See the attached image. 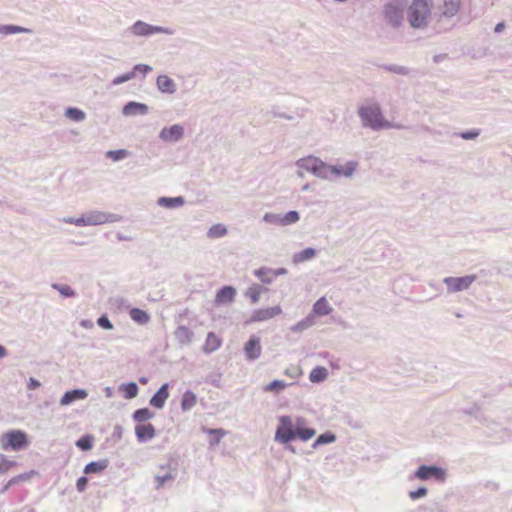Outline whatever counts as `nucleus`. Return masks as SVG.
Returning a JSON list of instances; mask_svg holds the SVG:
<instances>
[{"mask_svg": "<svg viewBox=\"0 0 512 512\" xmlns=\"http://www.w3.org/2000/svg\"><path fill=\"white\" fill-rule=\"evenodd\" d=\"M315 434L316 430L314 428L302 427L301 429H294L291 417L283 415L279 417V425L275 432V440L281 444H289L297 438L302 441H308Z\"/></svg>", "mask_w": 512, "mask_h": 512, "instance_id": "nucleus-1", "label": "nucleus"}, {"mask_svg": "<svg viewBox=\"0 0 512 512\" xmlns=\"http://www.w3.org/2000/svg\"><path fill=\"white\" fill-rule=\"evenodd\" d=\"M358 115L361 119L362 126L378 131L381 129L397 128L401 129V125H395L384 119L382 110L378 104L361 106L358 109Z\"/></svg>", "mask_w": 512, "mask_h": 512, "instance_id": "nucleus-2", "label": "nucleus"}, {"mask_svg": "<svg viewBox=\"0 0 512 512\" xmlns=\"http://www.w3.org/2000/svg\"><path fill=\"white\" fill-rule=\"evenodd\" d=\"M431 17L429 0H413L407 10V19L414 29H424Z\"/></svg>", "mask_w": 512, "mask_h": 512, "instance_id": "nucleus-3", "label": "nucleus"}, {"mask_svg": "<svg viewBox=\"0 0 512 512\" xmlns=\"http://www.w3.org/2000/svg\"><path fill=\"white\" fill-rule=\"evenodd\" d=\"M406 3L404 0H391L383 6L385 22L392 28L398 29L404 21Z\"/></svg>", "mask_w": 512, "mask_h": 512, "instance_id": "nucleus-4", "label": "nucleus"}, {"mask_svg": "<svg viewBox=\"0 0 512 512\" xmlns=\"http://www.w3.org/2000/svg\"><path fill=\"white\" fill-rule=\"evenodd\" d=\"M178 475V462L174 459L159 466L158 472L154 476L155 489L160 490L165 486H171Z\"/></svg>", "mask_w": 512, "mask_h": 512, "instance_id": "nucleus-5", "label": "nucleus"}, {"mask_svg": "<svg viewBox=\"0 0 512 512\" xmlns=\"http://www.w3.org/2000/svg\"><path fill=\"white\" fill-rule=\"evenodd\" d=\"M29 445L27 434L22 430H10L1 437V448L5 451H20Z\"/></svg>", "mask_w": 512, "mask_h": 512, "instance_id": "nucleus-6", "label": "nucleus"}, {"mask_svg": "<svg viewBox=\"0 0 512 512\" xmlns=\"http://www.w3.org/2000/svg\"><path fill=\"white\" fill-rule=\"evenodd\" d=\"M413 477L420 481H435L442 484L447 479V471L437 465L423 464L415 470Z\"/></svg>", "mask_w": 512, "mask_h": 512, "instance_id": "nucleus-7", "label": "nucleus"}, {"mask_svg": "<svg viewBox=\"0 0 512 512\" xmlns=\"http://www.w3.org/2000/svg\"><path fill=\"white\" fill-rule=\"evenodd\" d=\"M131 32L135 36H151L153 34H166V35H173L175 33V30L169 27H162V26H154L151 24H148L146 22H143L141 20L136 21L131 27Z\"/></svg>", "mask_w": 512, "mask_h": 512, "instance_id": "nucleus-8", "label": "nucleus"}, {"mask_svg": "<svg viewBox=\"0 0 512 512\" xmlns=\"http://www.w3.org/2000/svg\"><path fill=\"white\" fill-rule=\"evenodd\" d=\"M476 279L477 276L475 274L461 277L449 276L443 279V283L446 285L448 293H457L467 290Z\"/></svg>", "mask_w": 512, "mask_h": 512, "instance_id": "nucleus-9", "label": "nucleus"}, {"mask_svg": "<svg viewBox=\"0 0 512 512\" xmlns=\"http://www.w3.org/2000/svg\"><path fill=\"white\" fill-rule=\"evenodd\" d=\"M85 226H96L105 223H113L119 221L120 217L114 213L103 212L99 210H90L85 213Z\"/></svg>", "mask_w": 512, "mask_h": 512, "instance_id": "nucleus-10", "label": "nucleus"}, {"mask_svg": "<svg viewBox=\"0 0 512 512\" xmlns=\"http://www.w3.org/2000/svg\"><path fill=\"white\" fill-rule=\"evenodd\" d=\"M184 127L180 124H174L170 127H164L159 132V139L168 143H177L184 137Z\"/></svg>", "mask_w": 512, "mask_h": 512, "instance_id": "nucleus-11", "label": "nucleus"}, {"mask_svg": "<svg viewBox=\"0 0 512 512\" xmlns=\"http://www.w3.org/2000/svg\"><path fill=\"white\" fill-rule=\"evenodd\" d=\"M282 309L279 305L269 308H261L253 311L250 319L247 321V323L252 322H262L269 320L279 314H281Z\"/></svg>", "mask_w": 512, "mask_h": 512, "instance_id": "nucleus-12", "label": "nucleus"}, {"mask_svg": "<svg viewBox=\"0 0 512 512\" xmlns=\"http://www.w3.org/2000/svg\"><path fill=\"white\" fill-rule=\"evenodd\" d=\"M244 353L249 361L257 360L261 356L262 347L260 338L252 335L244 345Z\"/></svg>", "mask_w": 512, "mask_h": 512, "instance_id": "nucleus-13", "label": "nucleus"}, {"mask_svg": "<svg viewBox=\"0 0 512 512\" xmlns=\"http://www.w3.org/2000/svg\"><path fill=\"white\" fill-rule=\"evenodd\" d=\"M359 167L355 160L348 161L345 165H332L333 178H351Z\"/></svg>", "mask_w": 512, "mask_h": 512, "instance_id": "nucleus-14", "label": "nucleus"}, {"mask_svg": "<svg viewBox=\"0 0 512 512\" xmlns=\"http://www.w3.org/2000/svg\"><path fill=\"white\" fill-rule=\"evenodd\" d=\"M149 113L148 105L136 101L127 102L122 108V114L126 117L137 115H147Z\"/></svg>", "mask_w": 512, "mask_h": 512, "instance_id": "nucleus-15", "label": "nucleus"}, {"mask_svg": "<svg viewBox=\"0 0 512 512\" xmlns=\"http://www.w3.org/2000/svg\"><path fill=\"white\" fill-rule=\"evenodd\" d=\"M319 165H322V160L315 156L303 157L296 161V166L299 169H303L313 175L318 171Z\"/></svg>", "mask_w": 512, "mask_h": 512, "instance_id": "nucleus-16", "label": "nucleus"}, {"mask_svg": "<svg viewBox=\"0 0 512 512\" xmlns=\"http://www.w3.org/2000/svg\"><path fill=\"white\" fill-rule=\"evenodd\" d=\"M169 385L164 383L158 391L151 397L149 403L151 406L161 409L164 407L166 400L169 397Z\"/></svg>", "mask_w": 512, "mask_h": 512, "instance_id": "nucleus-17", "label": "nucleus"}, {"mask_svg": "<svg viewBox=\"0 0 512 512\" xmlns=\"http://www.w3.org/2000/svg\"><path fill=\"white\" fill-rule=\"evenodd\" d=\"M135 434L139 442H147L155 437L156 431L152 424H139L135 427Z\"/></svg>", "mask_w": 512, "mask_h": 512, "instance_id": "nucleus-18", "label": "nucleus"}, {"mask_svg": "<svg viewBox=\"0 0 512 512\" xmlns=\"http://www.w3.org/2000/svg\"><path fill=\"white\" fill-rule=\"evenodd\" d=\"M236 296V289L232 286H223L220 288L215 297V303L217 305L228 304L234 301Z\"/></svg>", "mask_w": 512, "mask_h": 512, "instance_id": "nucleus-19", "label": "nucleus"}, {"mask_svg": "<svg viewBox=\"0 0 512 512\" xmlns=\"http://www.w3.org/2000/svg\"><path fill=\"white\" fill-rule=\"evenodd\" d=\"M156 85L161 93L174 94L176 92L174 80L167 75H159L156 79Z\"/></svg>", "mask_w": 512, "mask_h": 512, "instance_id": "nucleus-20", "label": "nucleus"}, {"mask_svg": "<svg viewBox=\"0 0 512 512\" xmlns=\"http://www.w3.org/2000/svg\"><path fill=\"white\" fill-rule=\"evenodd\" d=\"M88 396L86 390L84 389H73L64 393L62 398L60 399V405L66 406L70 405L74 401L83 400Z\"/></svg>", "mask_w": 512, "mask_h": 512, "instance_id": "nucleus-21", "label": "nucleus"}, {"mask_svg": "<svg viewBox=\"0 0 512 512\" xmlns=\"http://www.w3.org/2000/svg\"><path fill=\"white\" fill-rule=\"evenodd\" d=\"M174 336L180 345H189L193 341L194 333L185 325H180L174 331Z\"/></svg>", "mask_w": 512, "mask_h": 512, "instance_id": "nucleus-22", "label": "nucleus"}, {"mask_svg": "<svg viewBox=\"0 0 512 512\" xmlns=\"http://www.w3.org/2000/svg\"><path fill=\"white\" fill-rule=\"evenodd\" d=\"M157 204L163 208L175 209L183 206L185 204V199L183 196L160 197L157 200Z\"/></svg>", "mask_w": 512, "mask_h": 512, "instance_id": "nucleus-23", "label": "nucleus"}, {"mask_svg": "<svg viewBox=\"0 0 512 512\" xmlns=\"http://www.w3.org/2000/svg\"><path fill=\"white\" fill-rule=\"evenodd\" d=\"M459 7V0H444L443 5L440 8L441 16L451 18L458 13Z\"/></svg>", "mask_w": 512, "mask_h": 512, "instance_id": "nucleus-24", "label": "nucleus"}, {"mask_svg": "<svg viewBox=\"0 0 512 512\" xmlns=\"http://www.w3.org/2000/svg\"><path fill=\"white\" fill-rule=\"evenodd\" d=\"M109 466L108 459H100L98 461H92L84 467L83 472L87 475L90 474H99L104 471Z\"/></svg>", "mask_w": 512, "mask_h": 512, "instance_id": "nucleus-25", "label": "nucleus"}, {"mask_svg": "<svg viewBox=\"0 0 512 512\" xmlns=\"http://www.w3.org/2000/svg\"><path fill=\"white\" fill-rule=\"evenodd\" d=\"M317 254L316 249L312 247L305 248L304 250L297 252L292 257L293 264L297 265L305 261L313 259Z\"/></svg>", "mask_w": 512, "mask_h": 512, "instance_id": "nucleus-26", "label": "nucleus"}, {"mask_svg": "<svg viewBox=\"0 0 512 512\" xmlns=\"http://www.w3.org/2000/svg\"><path fill=\"white\" fill-rule=\"evenodd\" d=\"M332 310V307L329 305L325 297H321L313 305V313L319 316L329 315Z\"/></svg>", "mask_w": 512, "mask_h": 512, "instance_id": "nucleus-27", "label": "nucleus"}, {"mask_svg": "<svg viewBox=\"0 0 512 512\" xmlns=\"http://www.w3.org/2000/svg\"><path fill=\"white\" fill-rule=\"evenodd\" d=\"M33 31L29 28H25L18 25L8 24L2 25L0 24V35L7 36L11 34L25 33L31 34Z\"/></svg>", "mask_w": 512, "mask_h": 512, "instance_id": "nucleus-28", "label": "nucleus"}, {"mask_svg": "<svg viewBox=\"0 0 512 512\" xmlns=\"http://www.w3.org/2000/svg\"><path fill=\"white\" fill-rule=\"evenodd\" d=\"M130 318L139 325H145L150 321V315L140 308H132L129 311Z\"/></svg>", "mask_w": 512, "mask_h": 512, "instance_id": "nucleus-29", "label": "nucleus"}, {"mask_svg": "<svg viewBox=\"0 0 512 512\" xmlns=\"http://www.w3.org/2000/svg\"><path fill=\"white\" fill-rule=\"evenodd\" d=\"M220 347V340L216 336L214 332H209L207 334L205 344L203 346V351L205 353H212Z\"/></svg>", "mask_w": 512, "mask_h": 512, "instance_id": "nucleus-30", "label": "nucleus"}, {"mask_svg": "<svg viewBox=\"0 0 512 512\" xmlns=\"http://www.w3.org/2000/svg\"><path fill=\"white\" fill-rule=\"evenodd\" d=\"M196 403L197 397L195 393L190 390L185 391L181 399V409L183 411H189L196 405Z\"/></svg>", "mask_w": 512, "mask_h": 512, "instance_id": "nucleus-31", "label": "nucleus"}, {"mask_svg": "<svg viewBox=\"0 0 512 512\" xmlns=\"http://www.w3.org/2000/svg\"><path fill=\"white\" fill-rule=\"evenodd\" d=\"M254 275L263 283V284H271L275 279L272 275V268L269 267H261L254 271Z\"/></svg>", "mask_w": 512, "mask_h": 512, "instance_id": "nucleus-32", "label": "nucleus"}, {"mask_svg": "<svg viewBox=\"0 0 512 512\" xmlns=\"http://www.w3.org/2000/svg\"><path fill=\"white\" fill-rule=\"evenodd\" d=\"M328 377V370L325 367L317 366L309 374V380L313 383L323 382Z\"/></svg>", "mask_w": 512, "mask_h": 512, "instance_id": "nucleus-33", "label": "nucleus"}, {"mask_svg": "<svg viewBox=\"0 0 512 512\" xmlns=\"http://www.w3.org/2000/svg\"><path fill=\"white\" fill-rule=\"evenodd\" d=\"M315 323L314 315L309 314L304 319L293 325L290 329L292 332L299 333L302 332L310 327H312Z\"/></svg>", "mask_w": 512, "mask_h": 512, "instance_id": "nucleus-34", "label": "nucleus"}, {"mask_svg": "<svg viewBox=\"0 0 512 512\" xmlns=\"http://www.w3.org/2000/svg\"><path fill=\"white\" fill-rule=\"evenodd\" d=\"M335 441H336V435L331 431H327V432L319 435L316 438V440L312 444V448L317 449L318 447H320L322 445L331 444Z\"/></svg>", "mask_w": 512, "mask_h": 512, "instance_id": "nucleus-35", "label": "nucleus"}, {"mask_svg": "<svg viewBox=\"0 0 512 512\" xmlns=\"http://www.w3.org/2000/svg\"><path fill=\"white\" fill-rule=\"evenodd\" d=\"M154 412H152L148 408H140L134 411L132 418L134 421L142 423L147 420H150L154 417Z\"/></svg>", "mask_w": 512, "mask_h": 512, "instance_id": "nucleus-36", "label": "nucleus"}, {"mask_svg": "<svg viewBox=\"0 0 512 512\" xmlns=\"http://www.w3.org/2000/svg\"><path fill=\"white\" fill-rule=\"evenodd\" d=\"M65 116L75 122H82L86 119L85 112L76 107H68L65 110Z\"/></svg>", "mask_w": 512, "mask_h": 512, "instance_id": "nucleus-37", "label": "nucleus"}, {"mask_svg": "<svg viewBox=\"0 0 512 512\" xmlns=\"http://www.w3.org/2000/svg\"><path fill=\"white\" fill-rule=\"evenodd\" d=\"M227 234V228L223 224H214L207 232V237L210 239H217L224 237Z\"/></svg>", "mask_w": 512, "mask_h": 512, "instance_id": "nucleus-38", "label": "nucleus"}, {"mask_svg": "<svg viewBox=\"0 0 512 512\" xmlns=\"http://www.w3.org/2000/svg\"><path fill=\"white\" fill-rule=\"evenodd\" d=\"M316 177L323 180H331L333 179L332 173V165L325 163L322 161V165H319L318 171L315 173Z\"/></svg>", "mask_w": 512, "mask_h": 512, "instance_id": "nucleus-39", "label": "nucleus"}, {"mask_svg": "<svg viewBox=\"0 0 512 512\" xmlns=\"http://www.w3.org/2000/svg\"><path fill=\"white\" fill-rule=\"evenodd\" d=\"M120 390L124 393L126 399H133L137 396L139 388L135 382L122 384Z\"/></svg>", "mask_w": 512, "mask_h": 512, "instance_id": "nucleus-40", "label": "nucleus"}, {"mask_svg": "<svg viewBox=\"0 0 512 512\" xmlns=\"http://www.w3.org/2000/svg\"><path fill=\"white\" fill-rule=\"evenodd\" d=\"M263 290V287L259 284H253L246 290L245 295L250 298L252 304H256L260 300Z\"/></svg>", "mask_w": 512, "mask_h": 512, "instance_id": "nucleus-41", "label": "nucleus"}, {"mask_svg": "<svg viewBox=\"0 0 512 512\" xmlns=\"http://www.w3.org/2000/svg\"><path fill=\"white\" fill-rule=\"evenodd\" d=\"M205 431L211 436L209 445L212 447L218 445L226 434L223 429H206Z\"/></svg>", "mask_w": 512, "mask_h": 512, "instance_id": "nucleus-42", "label": "nucleus"}, {"mask_svg": "<svg viewBox=\"0 0 512 512\" xmlns=\"http://www.w3.org/2000/svg\"><path fill=\"white\" fill-rule=\"evenodd\" d=\"M93 441L94 437L90 434H86L76 441V446L82 451H88L92 449Z\"/></svg>", "mask_w": 512, "mask_h": 512, "instance_id": "nucleus-43", "label": "nucleus"}, {"mask_svg": "<svg viewBox=\"0 0 512 512\" xmlns=\"http://www.w3.org/2000/svg\"><path fill=\"white\" fill-rule=\"evenodd\" d=\"M51 287L57 290L63 297L71 298L76 296V292L69 285L52 283Z\"/></svg>", "mask_w": 512, "mask_h": 512, "instance_id": "nucleus-44", "label": "nucleus"}, {"mask_svg": "<svg viewBox=\"0 0 512 512\" xmlns=\"http://www.w3.org/2000/svg\"><path fill=\"white\" fill-rule=\"evenodd\" d=\"M130 152L126 149L109 150L106 152V157L117 162L129 156Z\"/></svg>", "mask_w": 512, "mask_h": 512, "instance_id": "nucleus-45", "label": "nucleus"}, {"mask_svg": "<svg viewBox=\"0 0 512 512\" xmlns=\"http://www.w3.org/2000/svg\"><path fill=\"white\" fill-rule=\"evenodd\" d=\"M382 69L398 74V75H408L409 68L397 64H383L380 66Z\"/></svg>", "mask_w": 512, "mask_h": 512, "instance_id": "nucleus-46", "label": "nucleus"}, {"mask_svg": "<svg viewBox=\"0 0 512 512\" xmlns=\"http://www.w3.org/2000/svg\"><path fill=\"white\" fill-rule=\"evenodd\" d=\"M287 384L283 380H273L271 383L264 387L266 392L279 393L286 388Z\"/></svg>", "mask_w": 512, "mask_h": 512, "instance_id": "nucleus-47", "label": "nucleus"}, {"mask_svg": "<svg viewBox=\"0 0 512 512\" xmlns=\"http://www.w3.org/2000/svg\"><path fill=\"white\" fill-rule=\"evenodd\" d=\"M263 221L269 224L283 226L282 214L268 212L263 216Z\"/></svg>", "mask_w": 512, "mask_h": 512, "instance_id": "nucleus-48", "label": "nucleus"}, {"mask_svg": "<svg viewBox=\"0 0 512 512\" xmlns=\"http://www.w3.org/2000/svg\"><path fill=\"white\" fill-rule=\"evenodd\" d=\"M282 219H283V226H288V225H292V224L298 222L300 219V215H299V212L292 210L285 214H282Z\"/></svg>", "mask_w": 512, "mask_h": 512, "instance_id": "nucleus-49", "label": "nucleus"}, {"mask_svg": "<svg viewBox=\"0 0 512 512\" xmlns=\"http://www.w3.org/2000/svg\"><path fill=\"white\" fill-rule=\"evenodd\" d=\"M16 462L8 460L4 454H0V474L6 473Z\"/></svg>", "mask_w": 512, "mask_h": 512, "instance_id": "nucleus-50", "label": "nucleus"}, {"mask_svg": "<svg viewBox=\"0 0 512 512\" xmlns=\"http://www.w3.org/2000/svg\"><path fill=\"white\" fill-rule=\"evenodd\" d=\"M134 72L132 71H129L125 74H122V75H119L117 77H115L113 80H112V85L113 86H117V85H120V84H123L127 81H130L132 79H134Z\"/></svg>", "mask_w": 512, "mask_h": 512, "instance_id": "nucleus-51", "label": "nucleus"}, {"mask_svg": "<svg viewBox=\"0 0 512 512\" xmlns=\"http://www.w3.org/2000/svg\"><path fill=\"white\" fill-rule=\"evenodd\" d=\"M427 493H428L427 488L424 486H421V487L417 488L416 490L410 491L408 495L411 500L415 501V500L425 497L427 495Z\"/></svg>", "mask_w": 512, "mask_h": 512, "instance_id": "nucleus-52", "label": "nucleus"}, {"mask_svg": "<svg viewBox=\"0 0 512 512\" xmlns=\"http://www.w3.org/2000/svg\"><path fill=\"white\" fill-rule=\"evenodd\" d=\"M97 324L106 330H112L114 328L113 323L110 321L107 315L103 314L97 319Z\"/></svg>", "mask_w": 512, "mask_h": 512, "instance_id": "nucleus-53", "label": "nucleus"}, {"mask_svg": "<svg viewBox=\"0 0 512 512\" xmlns=\"http://www.w3.org/2000/svg\"><path fill=\"white\" fill-rule=\"evenodd\" d=\"M131 71L134 72V77H136V73H141L143 76H146L152 71V67L147 64H136Z\"/></svg>", "mask_w": 512, "mask_h": 512, "instance_id": "nucleus-54", "label": "nucleus"}, {"mask_svg": "<svg viewBox=\"0 0 512 512\" xmlns=\"http://www.w3.org/2000/svg\"><path fill=\"white\" fill-rule=\"evenodd\" d=\"M61 221L64 222V223H67V224L76 225L78 227L85 226V220H84V215L83 214L81 215V217H78V218H75V217H64Z\"/></svg>", "mask_w": 512, "mask_h": 512, "instance_id": "nucleus-55", "label": "nucleus"}, {"mask_svg": "<svg viewBox=\"0 0 512 512\" xmlns=\"http://www.w3.org/2000/svg\"><path fill=\"white\" fill-rule=\"evenodd\" d=\"M458 135H459V137H461L464 140H473L480 135V130L479 129H471L468 131L461 132Z\"/></svg>", "mask_w": 512, "mask_h": 512, "instance_id": "nucleus-56", "label": "nucleus"}, {"mask_svg": "<svg viewBox=\"0 0 512 512\" xmlns=\"http://www.w3.org/2000/svg\"><path fill=\"white\" fill-rule=\"evenodd\" d=\"M33 473H34V471H31V472H29V473H23V474H20V475H17V476H15V477H13V478H11V479L9 480V485H13V486H14V485L19 484V483H20V482H22V481L29 480V479H30L31 474H33Z\"/></svg>", "mask_w": 512, "mask_h": 512, "instance_id": "nucleus-57", "label": "nucleus"}, {"mask_svg": "<svg viewBox=\"0 0 512 512\" xmlns=\"http://www.w3.org/2000/svg\"><path fill=\"white\" fill-rule=\"evenodd\" d=\"M270 113L272 114V116L277 117V118H282V119H286V120H292L293 119V116L288 115L286 113H282L278 106H273L271 108Z\"/></svg>", "mask_w": 512, "mask_h": 512, "instance_id": "nucleus-58", "label": "nucleus"}, {"mask_svg": "<svg viewBox=\"0 0 512 512\" xmlns=\"http://www.w3.org/2000/svg\"><path fill=\"white\" fill-rule=\"evenodd\" d=\"M88 484V478L86 476H81L77 479L76 488L79 492H84L86 490Z\"/></svg>", "mask_w": 512, "mask_h": 512, "instance_id": "nucleus-59", "label": "nucleus"}, {"mask_svg": "<svg viewBox=\"0 0 512 512\" xmlns=\"http://www.w3.org/2000/svg\"><path fill=\"white\" fill-rule=\"evenodd\" d=\"M40 386H41V383L37 379H35L33 377L29 378L28 384H27V388L29 390H35V389L39 388Z\"/></svg>", "mask_w": 512, "mask_h": 512, "instance_id": "nucleus-60", "label": "nucleus"}, {"mask_svg": "<svg viewBox=\"0 0 512 512\" xmlns=\"http://www.w3.org/2000/svg\"><path fill=\"white\" fill-rule=\"evenodd\" d=\"M122 433H123V429H122V427H121L120 425H116V426L114 427V431H113L112 436H113V438H115V439H118V440H119V439H121V437H122Z\"/></svg>", "mask_w": 512, "mask_h": 512, "instance_id": "nucleus-61", "label": "nucleus"}, {"mask_svg": "<svg viewBox=\"0 0 512 512\" xmlns=\"http://www.w3.org/2000/svg\"><path fill=\"white\" fill-rule=\"evenodd\" d=\"M294 424V429H301L302 427H305L306 420L302 417L296 418V421Z\"/></svg>", "mask_w": 512, "mask_h": 512, "instance_id": "nucleus-62", "label": "nucleus"}, {"mask_svg": "<svg viewBox=\"0 0 512 512\" xmlns=\"http://www.w3.org/2000/svg\"><path fill=\"white\" fill-rule=\"evenodd\" d=\"M287 269L286 268H277V269H272V275L274 276V278L278 277V276H282V275H285L287 274Z\"/></svg>", "mask_w": 512, "mask_h": 512, "instance_id": "nucleus-63", "label": "nucleus"}, {"mask_svg": "<svg viewBox=\"0 0 512 512\" xmlns=\"http://www.w3.org/2000/svg\"><path fill=\"white\" fill-rule=\"evenodd\" d=\"M80 325L85 329H91L93 327V322L91 320H81Z\"/></svg>", "mask_w": 512, "mask_h": 512, "instance_id": "nucleus-64", "label": "nucleus"}]
</instances>
